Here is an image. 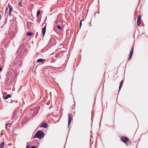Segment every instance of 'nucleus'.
I'll use <instances>...</instances> for the list:
<instances>
[{
    "mask_svg": "<svg viewBox=\"0 0 148 148\" xmlns=\"http://www.w3.org/2000/svg\"><path fill=\"white\" fill-rule=\"evenodd\" d=\"M31 148H36V147L35 146H32L31 147Z\"/></svg>",
    "mask_w": 148,
    "mask_h": 148,
    "instance_id": "obj_25",
    "label": "nucleus"
},
{
    "mask_svg": "<svg viewBox=\"0 0 148 148\" xmlns=\"http://www.w3.org/2000/svg\"><path fill=\"white\" fill-rule=\"evenodd\" d=\"M12 73L10 71H8L7 72L6 76V77L8 79H9L12 77Z\"/></svg>",
    "mask_w": 148,
    "mask_h": 148,
    "instance_id": "obj_10",
    "label": "nucleus"
},
{
    "mask_svg": "<svg viewBox=\"0 0 148 148\" xmlns=\"http://www.w3.org/2000/svg\"><path fill=\"white\" fill-rule=\"evenodd\" d=\"M22 1H20L19 2L18 5L20 6V7L22 6Z\"/></svg>",
    "mask_w": 148,
    "mask_h": 148,
    "instance_id": "obj_23",
    "label": "nucleus"
},
{
    "mask_svg": "<svg viewBox=\"0 0 148 148\" xmlns=\"http://www.w3.org/2000/svg\"><path fill=\"white\" fill-rule=\"evenodd\" d=\"M20 50L21 51L20 53V55L21 56V58H22L26 55L27 52L24 47H23V48L22 46H20L19 47L18 51H20Z\"/></svg>",
    "mask_w": 148,
    "mask_h": 148,
    "instance_id": "obj_3",
    "label": "nucleus"
},
{
    "mask_svg": "<svg viewBox=\"0 0 148 148\" xmlns=\"http://www.w3.org/2000/svg\"><path fill=\"white\" fill-rule=\"evenodd\" d=\"M32 34H33V33L32 32H27V35L29 36H31L32 35Z\"/></svg>",
    "mask_w": 148,
    "mask_h": 148,
    "instance_id": "obj_19",
    "label": "nucleus"
},
{
    "mask_svg": "<svg viewBox=\"0 0 148 148\" xmlns=\"http://www.w3.org/2000/svg\"><path fill=\"white\" fill-rule=\"evenodd\" d=\"M45 61V59L40 58L37 60V62H44Z\"/></svg>",
    "mask_w": 148,
    "mask_h": 148,
    "instance_id": "obj_15",
    "label": "nucleus"
},
{
    "mask_svg": "<svg viewBox=\"0 0 148 148\" xmlns=\"http://www.w3.org/2000/svg\"><path fill=\"white\" fill-rule=\"evenodd\" d=\"M1 14H0V19H1Z\"/></svg>",
    "mask_w": 148,
    "mask_h": 148,
    "instance_id": "obj_31",
    "label": "nucleus"
},
{
    "mask_svg": "<svg viewBox=\"0 0 148 148\" xmlns=\"http://www.w3.org/2000/svg\"><path fill=\"white\" fill-rule=\"evenodd\" d=\"M141 21V17L140 15H139L137 18V25L138 27L140 25V22Z\"/></svg>",
    "mask_w": 148,
    "mask_h": 148,
    "instance_id": "obj_8",
    "label": "nucleus"
},
{
    "mask_svg": "<svg viewBox=\"0 0 148 148\" xmlns=\"http://www.w3.org/2000/svg\"><path fill=\"white\" fill-rule=\"evenodd\" d=\"M8 6L9 8V16L12 15L13 16V15L11 14L12 11L13 10V8L12 6H11L9 4L8 5Z\"/></svg>",
    "mask_w": 148,
    "mask_h": 148,
    "instance_id": "obj_11",
    "label": "nucleus"
},
{
    "mask_svg": "<svg viewBox=\"0 0 148 148\" xmlns=\"http://www.w3.org/2000/svg\"><path fill=\"white\" fill-rule=\"evenodd\" d=\"M8 35L9 36H10V38H12L14 36V35H12V34L10 33V32L9 31H8Z\"/></svg>",
    "mask_w": 148,
    "mask_h": 148,
    "instance_id": "obj_18",
    "label": "nucleus"
},
{
    "mask_svg": "<svg viewBox=\"0 0 148 148\" xmlns=\"http://www.w3.org/2000/svg\"><path fill=\"white\" fill-rule=\"evenodd\" d=\"M134 45H133L130 51V52L129 55V57L128 59L130 60L132 57L133 52V49H134Z\"/></svg>",
    "mask_w": 148,
    "mask_h": 148,
    "instance_id": "obj_6",
    "label": "nucleus"
},
{
    "mask_svg": "<svg viewBox=\"0 0 148 148\" xmlns=\"http://www.w3.org/2000/svg\"><path fill=\"white\" fill-rule=\"evenodd\" d=\"M123 82H124V81L123 80H122L121 81V82H120V85H119V91L120 90H121V87H122V85H123Z\"/></svg>",
    "mask_w": 148,
    "mask_h": 148,
    "instance_id": "obj_12",
    "label": "nucleus"
},
{
    "mask_svg": "<svg viewBox=\"0 0 148 148\" xmlns=\"http://www.w3.org/2000/svg\"><path fill=\"white\" fill-rule=\"evenodd\" d=\"M22 66V64L21 62L18 57H16L14 59L11 65V69L13 72L16 74L17 73L18 71H20L19 69Z\"/></svg>",
    "mask_w": 148,
    "mask_h": 148,
    "instance_id": "obj_1",
    "label": "nucleus"
},
{
    "mask_svg": "<svg viewBox=\"0 0 148 148\" xmlns=\"http://www.w3.org/2000/svg\"><path fill=\"white\" fill-rule=\"evenodd\" d=\"M56 56H58V55H56Z\"/></svg>",
    "mask_w": 148,
    "mask_h": 148,
    "instance_id": "obj_33",
    "label": "nucleus"
},
{
    "mask_svg": "<svg viewBox=\"0 0 148 148\" xmlns=\"http://www.w3.org/2000/svg\"><path fill=\"white\" fill-rule=\"evenodd\" d=\"M57 28L59 29H62L61 27L59 25L57 26Z\"/></svg>",
    "mask_w": 148,
    "mask_h": 148,
    "instance_id": "obj_24",
    "label": "nucleus"
},
{
    "mask_svg": "<svg viewBox=\"0 0 148 148\" xmlns=\"http://www.w3.org/2000/svg\"><path fill=\"white\" fill-rule=\"evenodd\" d=\"M2 70V68L1 67H0V71H1Z\"/></svg>",
    "mask_w": 148,
    "mask_h": 148,
    "instance_id": "obj_29",
    "label": "nucleus"
},
{
    "mask_svg": "<svg viewBox=\"0 0 148 148\" xmlns=\"http://www.w3.org/2000/svg\"><path fill=\"white\" fill-rule=\"evenodd\" d=\"M14 101H15V100H13L12 99V100H11V101H10V102H11V103H13V102H14Z\"/></svg>",
    "mask_w": 148,
    "mask_h": 148,
    "instance_id": "obj_26",
    "label": "nucleus"
},
{
    "mask_svg": "<svg viewBox=\"0 0 148 148\" xmlns=\"http://www.w3.org/2000/svg\"><path fill=\"white\" fill-rule=\"evenodd\" d=\"M11 95L10 94H8L5 97H4V96H3V98L5 99H7L9 98H11Z\"/></svg>",
    "mask_w": 148,
    "mask_h": 148,
    "instance_id": "obj_16",
    "label": "nucleus"
},
{
    "mask_svg": "<svg viewBox=\"0 0 148 148\" xmlns=\"http://www.w3.org/2000/svg\"><path fill=\"white\" fill-rule=\"evenodd\" d=\"M4 142H3L0 145V146L1 147V148H3L4 146Z\"/></svg>",
    "mask_w": 148,
    "mask_h": 148,
    "instance_id": "obj_21",
    "label": "nucleus"
},
{
    "mask_svg": "<svg viewBox=\"0 0 148 148\" xmlns=\"http://www.w3.org/2000/svg\"><path fill=\"white\" fill-rule=\"evenodd\" d=\"M47 127V124L46 123H44L42 124L40 126V127H42L44 128H46Z\"/></svg>",
    "mask_w": 148,
    "mask_h": 148,
    "instance_id": "obj_14",
    "label": "nucleus"
},
{
    "mask_svg": "<svg viewBox=\"0 0 148 148\" xmlns=\"http://www.w3.org/2000/svg\"><path fill=\"white\" fill-rule=\"evenodd\" d=\"M45 136V133L42 130H38L34 135L33 138H38L41 140Z\"/></svg>",
    "mask_w": 148,
    "mask_h": 148,
    "instance_id": "obj_2",
    "label": "nucleus"
},
{
    "mask_svg": "<svg viewBox=\"0 0 148 148\" xmlns=\"http://www.w3.org/2000/svg\"><path fill=\"white\" fill-rule=\"evenodd\" d=\"M56 56H58V55H56Z\"/></svg>",
    "mask_w": 148,
    "mask_h": 148,
    "instance_id": "obj_35",
    "label": "nucleus"
},
{
    "mask_svg": "<svg viewBox=\"0 0 148 148\" xmlns=\"http://www.w3.org/2000/svg\"><path fill=\"white\" fill-rule=\"evenodd\" d=\"M8 7H7L6 8V10H8Z\"/></svg>",
    "mask_w": 148,
    "mask_h": 148,
    "instance_id": "obj_30",
    "label": "nucleus"
},
{
    "mask_svg": "<svg viewBox=\"0 0 148 148\" xmlns=\"http://www.w3.org/2000/svg\"><path fill=\"white\" fill-rule=\"evenodd\" d=\"M40 10L38 11L37 13V16H38L40 14Z\"/></svg>",
    "mask_w": 148,
    "mask_h": 148,
    "instance_id": "obj_22",
    "label": "nucleus"
},
{
    "mask_svg": "<svg viewBox=\"0 0 148 148\" xmlns=\"http://www.w3.org/2000/svg\"><path fill=\"white\" fill-rule=\"evenodd\" d=\"M121 139L122 141L125 143L129 140V139L126 137L122 136L121 138Z\"/></svg>",
    "mask_w": 148,
    "mask_h": 148,
    "instance_id": "obj_7",
    "label": "nucleus"
},
{
    "mask_svg": "<svg viewBox=\"0 0 148 148\" xmlns=\"http://www.w3.org/2000/svg\"><path fill=\"white\" fill-rule=\"evenodd\" d=\"M38 108H36L33 110H31L30 111V113L32 114V116H34L37 114L38 112Z\"/></svg>",
    "mask_w": 148,
    "mask_h": 148,
    "instance_id": "obj_4",
    "label": "nucleus"
},
{
    "mask_svg": "<svg viewBox=\"0 0 148 148\" xmlns=\"http://www.w3.org/2000/svg\"><path fill=\"white\" fill-rule=\"evenodd\" d=\"M42 51H43V50L42 49Z\"/></svg>",
    "mask_w": 148,
    "mask_h": 148,
    "instance_id": "obj_32",
    "label": "nucleus"
},
{
    "mask_svg": "<svg viewBox=\"0 0 148 148\" xmlns=\"http://www.w3.org/2000/svg\"><path fill=\"white\" fill-rule=\"evenodd\" d=\"M8 123H7L5 125V128H7L8 125Z\"/></svg>",
    "mask_w": 148,
    "mask_h": 148,
    "instance_id": "obj_27",
    "label": "nucleus"
},
{
    "mask_svg": "<svg viewBox=\"0 0 148 148\" xmlns=\"http://www.w3.org/2000/svg\"><path fill=\"white\" fill-rule=\"evenodd\" d=\"M46 30V25L43 28L42 30V33L44 36L45 34Z\"/></svg>",
    "mask_w": 148,
    "mask_h": 148,
    "instance_id": "obj_13",
    "label": "nucleus"
},
{
    "mask_svg": "<svg viewBox=\"0 0 148 148\" xmlns=\"http://www.w3.org/2000/svg\"><path fill=\"white\" fill-rule=\"evenodd\" d=\"M29 148V145H27L26 147V148Z\"/></svg>",
    "mask_w": 148,
    "mask_h": 148,
    "instance_id": "obj_28",
    "label": "nucleus"
},
{
    "mask_svg": "<svg viewBox=\"0 0 148 148\" xmlns=\"http://www.w3.org/2000/svg\"><path fill=\"white\" fill-rule=\"evenodd\" d=\"M84 20V19H81L80 21L79 22V27H80V28H81V26L82 25V21H83Z\"/></svg>",
    "mask_w": 148,
    "mask_h": 148,
    "instance_id": "obj_20",
    "label": "nucleus"
},
{
    "mask_svg": "<svg viewBox=\"0 0 148 148\" xmlns=\"http://www.w3.org/2000/svg\"><path fill=\"white\" fill-rule=\"evenodd\" d=\"M72 115L71 114H69L68 116V126L71 123V121L72 119Z\"/></svg>",
    "mask_w": 148,
    "mask_h": 148,
    "instance_id": "obj_9",
    "label": "nucleus"
},
{
    "mask_svg": "<svg viewBox=\"0 0 148 148\" xmlns=\"http://www.w3.org/2000/svg\"><path fill=\"white\" fill-rule=\"evenodd\" d=\"M49 43L52 46H54L56 44V41L55 39L51 38L49 42Z\"/></svg>",
    "mask_w": 148,
    "mask_h": 148,
    "instance_id": "obj_5",
    "label": "nucleus"
},
{
    "mask_svg": "<svg viewBox=\"0 0 148 148\" xmlns=\"http://www.w3.org/2000/svg\"><path fill=\"white\" fill-rule=\"evenodd\" d=\"M56 56H58V55H56Z\"/></svg>",
    "mask_w": 148,
    "mask_h": 148,
    "instance_id": "obj_34",
    "label": "nucleus"
},
{
    "mask_svg": "<svg viewBox=\"0 0 148 148\" xmlns=\"http://www.w3.org/2000/svg\"><path fill=\"white\" fill-rule=\"evenodd\" d=\"M18 113V112L17 110H16L14 111L12 115L13 117L14 118L16 116V115Z\"/></svg>",
    "mask_w": 148,
    "mask_h": 148,
    "instance_id": "obj_17",
    "label": "nucleus"
}]
</instances>
